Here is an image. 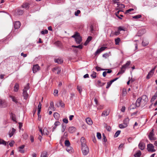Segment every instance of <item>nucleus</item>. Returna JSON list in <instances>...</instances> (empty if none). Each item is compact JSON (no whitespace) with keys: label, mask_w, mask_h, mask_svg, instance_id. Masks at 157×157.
<instances>
[{"label":"nucleus","mask_w":157,"mask_h":157,"mask_svg":"<svg viewBox=\"0 0 157 157\" xmlns=\"http://www.w3.org/2000/svg\"><path fill=\"white\" fill-rule=\"evenodd\" d=\"M147 100V98L146 95H143L141 98H138L136 100V107H139L140 105L142 104L144 105L146 104Z\"/></svg>","instance_id":"nucleus-1"},{"label":"nucleus","mask_w":157,"mask_h":157,"mask_svg":"<svg viewBox=\"0 0 157 157\" xmlns=\"http://www.w3.org/2000/svg\"><path fill=\"white\" fill-rule=\"evenodd\" d=\"M131 63L130 61H127L126 63L123 65L121 68V70L119 71L117 74L118 75L123 73L125 71L126 68H128Z\"/></svg>","instance_id":"nucleus-2"},{"label":"nucleus","mask_w":157,"mask_h":157,"mask_svg":"<svg viewBox=\"0 0 157 157\" xmlns=\"http://www.w3.org/2000/svg\"><path fill=\"white\" fill-rule=\"evenodd\" d=\"M29 85V83H27L26 85L25 86L23 90L22 95L24 99L25 100L27 99L29 97V94L27 91L29 90L30 88Z\"/></svg>","instance_id":"nucleus-3"},{"label":"nucleus","mask_w":157,"mask_h":157,"mask_svg":"<svg viewBox=\"0 0 157 157\" xmlns=\"http://www.w3.org/2000/svg\"><path fill=\"white\" fill-rule=\"evenodd\" d=\"M72 37L75 39V42L77 44H80L82 41L81 37L77 32L75 33L74 35L72 36Z\"/></svg>","instance_id":"nucleus-4"},{"label":"nucleus","mask_w":157,"mask_h":157,"mask_svg":"<svg viewBox=\"0 0 157 157\" xmlns=\"http://www.w3.org/2000/svg\"><path fill=\"white\" fill-rule=\"evenodd\" d=\"M82 150L84 155H86L89 152V148L85 144H82Z\"/></svg>","instance_id":"nucleus-5"},{"label":"nucleus","mask_w":157,"mask_h":157,"mask_svg":"<svg viewBox=\"0 0 157 157\" xmlns=\"http://www.w3.org/2000/svg\"><path fill=\"white\" fill-rule=\"evenodd\" d=\"M147 150L149 152H154L156 151V150L155 149L154 146L151 144L147 145Z\"/></svg>","instance_id":"nucleus-6"},{"label":"nucleus","mask_w":157,"mask_h":157,"mask_svg":"<svg viewBox=\"0 0 157 157\" xmlns=\"http://www.w3.org/2000/svg\"><path fill=\"white\" fill-rule=\"evenodd\" d=\"M107 48L106 47H101L99 49H98L96 52L95 53V56H97L102 51H104L106 48Z\"/></svg>","instance_id":"nucleus-7"},{"label":"nucleus","mask_w":157,"mask_h":157,"mask_svg":"<svg viewBox=\"0 0 157 157\" xmlns=\"http://www.w3.org/2000/svg\"><path fill=\"white\" fill-rule=\"evenodd\" d=\"M7 105V103L4 100L0 99V107H5Z\"/></svg>","instance_id":"nucleus-8"},{"label":"nucleus","mask_w":157,"mask_h":157,"mask_svg":"<svg viewBox=\"0 0 157 157\" xmlns=\"http://www.w3.org/2000/svg\"><path fill=\"white\" fill-rule=\"evenodd\" d=\"M118 78H116L112 80H111L109 82H108L107 83V85L106 86V88L107 89H108L109 88V87L112 84V83L113 82H114V81H116V80H117V79H118Z\"/></svg>","instance_id":"nucleus-9"},{"label":"nucleus","mask_w":157,"mask_h":157,"mask_svg":"<svg viewBox=\"0 0 157 157\" xmlns=\"http://www.w3.org/2000/svg\"><path fill=\"white\" fill-rule=\"evenodd\" d=\"M148 136L150 140H155L156 139V138L154 136L153 130L150 132L148 135Z\"/></svg>","instance_id":"nucleus-10"},{"label":"nucleus","mask_w":157,"mask_h":157,"mask_svg":"<svg viewBox=\"0 0 157 157\" xmlns=\"http://www.w3.org/2000/svg\"><path fill=\"white\" fill-rule=\"evenodd\" d=\"M39 70V67L38 64L34 65L33 68V71L34 73L37 72Z\"/></svg>","instance_id":"nucleus-11"},{"label":"nucleus","mask_w":157,"mask_h":157,"mask_svg":"<svg viewBox=\"0 0 157 157\" xmlns=\"http://www.w3.org/2000/svg\"><path fill=\"white\" fill-rule=\"evenodd\" d=\"M14 27L15 29H18L21 26V23L18 21H16L14 23Z\"/></svg>","instance_id":"nucleus-12"},{"label":"nucleus","mask_w":157,"mask_h":157,"mask_svg":"<svg viewBox=\"0 0 157 157\" xmlns=\"http://www.w3.org/2000/svg\"><path fill=\"white\" fill-rule=\"evenodd\" d=\"M145 147V145L144 143L140 142L139 144V148L141 150H143L144 149Z\"/></svg>","instance_id":"nucleus-13"},{"label":"nucleus","mask_w":157,"mask_h":157,"mask_svg":"<svg viewBox=\"0 0 157 157\" xmlns=\"http://www.w3.org/2000/svg\"><path fill=\"white\" fill-rule=\"evenodd\" d=\"M76 130V128L73 126L70 127L69 128L68 131L71 133H73Z\"/></svg>","instance_id":"nucleus-14"},{"label":"nucleus","mask_w":157,"mask_h":157,"mask_svg":"<svg viewBox=\"0 0 157 157\" xmlns=\"http://www.w3.org/2000/svg\"><path fill=\"white\" fill-rule=\"evenodd\" d=\"M154 73L153 72V70H151L147 75L146 78L147 79H149L152 76Z\"/></svg>","instance_id":"nucleus-15"},{"label":"nucleus","mask_w":157,"mask_h":157,"mask_svg":"<svg viewBox=\"0 0 157 157\" xmlns=\"http://www.w3.org/2000/svg\"><path fill=\"white\" fill-rule=\"evenodd\" d=\"M109 112L108 110H106L104 111L101 114V116L106 117L109 115Z\"/></svg>","instance_id":"nucleus-16"},{"label":"nucleus","mask_w":157,"mask_h":157,"mask_svg":"<svg viewBox=\"0 0 157 157\" xmlns=\"http://www.w3.org/2000/svg\"><path fill=\"white\" fill-rule=\"evenodd\" d=\"M86 122L90 125H91L93 124V121L89 117L87 118L86 119Z\"/></svg>","instance_id":"nucleus-17"},{"label":"nucleus","mask_w":157,"mask_h":157,"mask_svg":"<svg viewBox=\"0 0 157 157\" xmlns=\"http://www.w3.org/2000/svg\"><path fill=\"white\" fill-rule=\"evenodd\" d=\"M60 124V123L59 121H56L54 123V126L53 127L52 131H53L56 129L57 126L59 125Z\"/></svg>","instance_id":"nucleus-18"},{"label":"nucleus","mask_w":157,"mask_h":157,"mask_svg":"<svg viewBox=\"0 0 157 157\" xmlns=\"http://www.w3.org/2000/svg\"><path fill=\"white\" fill-rule=\"evenodd\" d=\"M15 131L16 130L14 128H12V130L10 131L9 135L10 137H11L13 135L14 133L15 132Z\"/></svg>","instance_id":"nucleus-19"},{"label":"nucleus","mask_w":157,"mask_h":157,"mask_svg":"<svg viewBox=\"0 0 157 157\" xmlns=\"http://www.w3.org/2000/svg\"><path fill=\"white\" fill-rule=\"evenodd\" d=\"M66 150L69 153H72L74 151L73 149L70 146H68V147H67Z\"/></svg>","instance_id":"nucleus-20"},{"label":"nucleus","mask_w":157,"mask_h":157,"mask_svg":"<svg viewBox=\"0 0 157 157\" xmlns=\"http://www.w3.org/2000/svg\"><path fill=\"white\" fill-rule=\"evenodd\" d=\"M19 89V84L17 83H16L14 87V91L16 92L18 91Z\"/></svg>","instance_id":"nucleus-21"},{"label":"nucleus","mask_w":157,"mask_h":157,"mask_svg":"<svg viewBox=\"0 0 157 157\" xmlns=\"http://www.w3.org/2000/svg\"><path fill=\"white\" fill-rule=\"evenodd\" d=\"M29 4L28 3H24L21 6L23 8H25L26 9H28L29 7Z\"/></svg>","instance_id":"nucleus-22"},{"label":"nucleus","mask_w":157,"mask_h":157,"mask_svg":"<svg viewBox=\"0 0 157 157\" xmlns=\"http://www.w3.org/2000/svg\"><path fill=\"white\" fill-rule=\"evenodd\" d=\"M117 7H118V8L116 9L117 10L119 9L123 8L125 7V6L123 4H120L118 3H117Z\"/></svg>","instance_id":"nucleus-23"},{"label":"nucleus","mask_w":157,"mask_h":157,"mask_svg":"<svg viewBox=\"0 0 157 157\" xmlns=\"http://www.w3.org/2000/svg\"><path fill=\"white\" fill-rule=\"evenodd\" d=\"M41 104L40 102H39V104L38 105V115L39 116V114L40 113L41 109Z\"/></svg>","instance_id":"nucleus-24"},{"label":"nucleus","mask_w":157,"mask_h":157,"mask_svg":"<svg viewBox=\"0 0 157 157\" xmlns=\"http://www.w3.org/2000/svg\"><path fill=\"white\" fill-rule=\"evenodd\" d=\"M9 97L10 98H11L13 102H14L16 104L17 103L18 101L17 100L15 97L11 95H10Z\"/></svg>","instance_id":"nucleus-25"},{"label":"nucleus","mask_w":157,"mask_h":157,"mask_svg":"<svg viewBox=\"0 0 157 157\" xmlns=\"http://www.w3.org/2000/svg\"><path fill=\"white\" fill-rule=\"evenodd\" d=\"M55 62L59 64H61L63 62V60L61 59H55Z\"/></svg>","instance_id":"nucleus-26"},{"label":"nucleus","mask_w":157,"mask_h":157,"mask_svg":"<svg viewBox=\"0 0 157 157\" xmlns=\"http://www.w3.org/2000/svg\"><path fill=\"white\" fill-rule=\"evenodd\" d=\"M7 143L3 139L0 138V145L2 144L6 146L7 145Z\"/></svg>","instance_id":"nucleus-27"},{"label":"nucleus","mask_w":157,"mask_h":157,"mask_svg":"<svg viewBox=\"0 0 157 157\" xmlns=\"http://www.w3.org/2000/svg\"><path fill=\"white\" fill-rule=\"evenodd\" d=\"M141 155V152L139 150L134 155V156L135 157H140Z\"/></svg>","instance_id":"nucleus-28"},{"label":"nucleus","mask_w":157,"mask_h":157,"mask_svg":"<svg viewBox=\"0 0 157 157\" xmlns=\"http://www.w3.org/2000/svg\"><path fill=\"white\" fill-rule=\"evenodd\" d=\"M127 126V125L126 124H120L119 125V127L121 128H123Z\"/></svg>","instance_id":"nucleus-29"},{"label":"nucleus","mask_w":157,"mask_h":157,"mask_svg":"<svg viewBox=\"0 0 157 157\" xmlns=\"http://www.w3.org/2000/svg\"><path fill=\"white\" fill-rule=\"evenodd\" d=\"M157 97V91H156L154 95L152 97V98L151 99V101H154V100L156 99V98Z\"/></svg>","instance_id":"nucleus-30"},{"label":"nucleus","mask_w":157,"mask_h":157,"mask_svg":"<svg viewBox=\"0 0 157 157\" xmlns=\"http://www.w3.org/2000/svg\"><path fill=\"white\" fill-rule=\"evenodd\" d=\"M72 47H74L76 48H78L80 49H82L83 48V46L82 44L79 45L78 46H75V45H72Z\"/></svg>","instance_id":"nucleus-31"},{"label":"nucleus","mask_w":157,"mask_h":157,"mask_svg":"<svg viewBox=\"0 0 157 157\" xmlns=\"http://www.w3.org/2000/svg\"><path fill=\"white\" fill-rule=\"evenodd\" d=\"M53 116L56 119H58L59 117V114L57 113H54Z\"/></svg>","instance_id":"nucleus-32"},{"label":"nucleus","mask_w":157,"mask_h":157,"mask_svg":"<svg viewBox=\"0 0 157 157\" xmlns=\"http://www.w3.org/2000/svg\"><path fill=\"white\" fill-rule=\"evenodd\" d=\"M70 143L69 141L68 140H66L65 141V146L68 147V146H70Z\"/></svg>","instance_id":"nucleus-33"},{"label":"nucleus","mask_w":157,"mask_h":157,"mask_svg":"<svg viewBox=\"0 0 157 157\" xmlns=\"http://www.w3.org/2000/svg\"><path fill=\"white\" fill-rule=\"evenodd\" d=\"M115 44L116 45H118L119 44V42L120 41V38H118L116 39H115Z\"/></svg>","instance_id":"nucleus-34"},{"label":"nucleus","mask_w":157,"mask_h":157,"mask_svg":"<svg viewBox=\"0 0 157 157\" xmlns=\"http://www.w3.org/2000/svg\"><path fill=\"white\" fill-rule=\"evenodd\" d=\"M129 121V120L128 118H126L124 119V120L123 121V123L125 124H126L127 126L128 125V123Z\"/></svg>","instance_id":"nucleus-35"},{"label":"nucleus","mask_w":157,"mask_h":157,"mask_svg":"<svg viewBox=\"0 0 157 157\" xmlns=\"http://www.w3.org/2000/svg\"><path fill=\"white\" fill-rule=\"evenodd\" d=\"M23 13V11L22 10L18 9L17 10V14L19 15H21Z\"/></svg>","instance_id":"nucleus-36"},{"label":"nucleus","mask_w":157,"mask_h":157,"mask_svg":"<svg viewBox=\"0 0 157 157\" xmlns=\"http://www.w3.org/2000/svg\"><path fill=\"white\" fill-rule=\"evenodd\" d=\"M54 69L55 70L57 71V74H59L60 73V72L61 69H60V68H59V67H56V68H54Z\"/></svg>","instance_id":"nucleus-37"},{"label":"nucleus","mask_w":157,"mask_h":157,"mask_svg":"<svg viewBox=\"0 0 157 157\" xmlns=\"http://www.w3.org/2000/svg\"><path fill=\"white\" fill-rule=\"evenodd\" d=\"M91 76L93 78H96V73L95 72L93 71L91 75Z\"/></svg>","instance_id":"nucleus-38"},{"label":"nucleus","mask_w":157,"mask_h":157,"mask_svg":"<svg viewBox=\"0 0 157 157\" xmlns=\"http://www.w3.org/2000/svg\"><path fill=\"white\" fill-rule=\"evenodd\" d=\"M98 86H102L105 84V83L101 82V81L100 80L98 81Z\"/></svg>","instance_id":"nucleus-39"},{"label":"nucleus","mask_w":157,"mask_h":157,"mask_svg":"<svg viewBox=\"0 0 157 157\" xmlns=\"http://www.w3.org/2000/svg\"><path fill=\"white\" fill-rule=\"evenodd\" d=\"M141 15L140 14H138L136 15H135L133 17V18L134 19H138L140 18L141 17Z\"/></svg>","instance_id":"nucleus-40"},{"label":"nucleus","mask_w":157,"mask_h":157,"mask_svg":"<svg viewBox=\"0 0 157 157\" xmlns=\"http://www.w3.org/2000/svg\"><path fill=\"white\" fill-rule=\"evenodd\" d=\"M47 152H43L41 155V157H47Z\"/></svg>","instance_id":"nucleus-41"},{"label":"nucleus","mask_w":157,"mask_h":157,"mask_svg":"<svg viewBox=\"0 0 157 157\" xmlns=\"http://www.w3.org/2000/svg\"><path fill=\"white\" fill-rule=\"evenodd\" d=\"M77 89L79 91V93L81 94L82 91V87L81 86H77Z\"/></svg>","instance_id":"nucleus-42"},{"label":"nucleus","mask_w":157,"mask_h":157,"mask_svg":"<svg viewBox=\"0 0 157 157\" xmlns=\"http://www.w3.org/2000/svg\"><path fill=\"white\" fill-rule=\"evenodd\" d=\"M121 132V131L120 130L117 131L115 133L114 135V137H117L120 134Z\"/></svg>","instance_id":"nucleus-43"},{"label":"nucleus","mask_w":157,"mask_h":157,"mask_svg":"<svg viewBox=\"0 0 157 157\" xmlns=\"http://www.w3.org/2000/svg\"><path fill=\"white\" fill-rule=\"evenodd\" d=\"M122 11L121 10H119L116 13H115V15L117 17L121 19L122 18L120 17L119 16L118 14H119V13L120 12Z\"/></svg>","instance_id":"nucleus-44"},{"label":"nucleus","mask_w":157,"mask_h":157,"mask_svg":"<svg viewBox=\"0 0 157 157\" xmlns=\"http://www.w3.org/2000/svg\"><path fill=\"white\" fill-rule=\"evenodd\" d=\"M22 136H23V138L25 140L27 139L28 137V135L26 133H24L23 135Z\"/></svg>","instance_id":"nucleus-45"},{"label":"nucleus","mask_w":157,"mask_h":157,"mask_svg":"<svg viewBox=\"0 0 157 157\" xmlns=\"http://www.w3.org/2000/svg\"><path fill=\"white\" fill-rule=\"evenodd\" d=\"M85 138L83 137H82L81 138V141L82 143V144H85Z\"/></svg>","instance_id":"nucleus-46"},{"label":"nucleus","mask_w":157,"mask_h":157,"mask_svg":"<svg viewBox=\"0 0 157 157\" xmlns=\"http://www.w3.org/2000/svg\"><path fill=\"white\" fill-rule=\"evenodd\" d=\"M48 30L45 29L44 30L41 31V33L42 34H45L48 33Z\"/></svg>","instance_id":"nucleus-47"},{"label":"nucleus","mask_w":157,"mask_h":157,"mask_svg":"<svg viewBox=\"0 0 157 157\" xmlns=\"http://www.w3.org/2000/svg\"><path fill=\"white\" fill-rule=\"evenodd\" d=\"M80 11L79 10H78L76 11H75V15L76 16H78V14L80 13Z\"/></svg>","instance_id":"nucleus-48"},{"label":"nucleus","mask_w":157,"mask_h":157,"mask_svg":"<svg viewBox=\"0 0 157 157\" xmlns=\"http://www.w3.org/2000/svg\"><path fill=\"white\" fill-rule=\"evenodd\" d=\"M97 136L98 138L99 139H101V135L99 132H98L97 133Z\"/></svg>","instance_id":"nucleus-49"},{"label":"nucleus","mask_w":157,"mask_h":157,"mask_svg":"<svg viewBox=\"0 0 157 157\" xmlns=\"http://www.w3.org/2000/svg\"><path fill=\"white\" fill-rule=\"evenodd\" d=\"M95 68L97 71H99L101 70L103 71L104 70L103 69H101V68L98 67L97 66L95 67Z\"/></svg>","instance_id":"nucleus-50"},{"label":"nucleus","mask_w":157,"mask_h":157,"mask_svg":"<svg viewBox=\"0 0 157 157\" xmlns=\"http://www.w3.org/2000/svg\"><path fill=\"white\" fill-rule=\"evenodd\" d=\"M54 107V104L52 101H51L50 103V106L49 107L50 108H53Z\"/></svg>","instance_id":"nucleus-51"},{"label":"nucleus","mask_w":157,"mask_h":157,"mask_svg":"<svg viewBox=\"0 0 157 157\" xmlns=\"http://www.w3.org/2000/svg\"><path fill=\"white\" fill-rule=\"evenodd\" d=\"M14 143L15 142L14 141L12 140L11 141V142H10L9 143V145L10 147H12L13 146V144H14Z\"/></svg>","instance_id":"nucleus-52"},{"label":"nucleus","mask_w":157,"mask_h":157,"mask_svg":"<svg viewBox=\"0 0 157 157\" xmlns=\"http://www.w3.org/2000/svg\"><path fill=\"white\" fill-rule=\"evenodd\" d=\"M118 30L120 31H124L125 30L124 29V28L121 26H120L118 28Z\"/></svg>","instance_id":"nucleus-53"},{"label":"nucleus","mask_w":157,"mask_h":157,"mask_svg":"<svg viewBox=\"0 0 157 157\" xmlns=\"http://www.w3.org/2000/svg\"><path fill=\"white\" fill-rule=\"evenodd\" d=\"M133 10L134 9L132 8L129 9L126 11L125 13H129L131 11H133Z\"/></svg>","instance_id":"nucleus-54"},{"label":"nucleus","mask_w":157,"mask_h":157,"mask_svg":"<svg viewBox=\"0 0 157 157\" xmlns=\"http://www.w3.org/2000/svg\"><path fill=\"white\" fill-rule=\"evenodd\" d=\"M63 122L66 124H67L68 123V120L67 119V118H64L63 119Z\"/></svg>","instance_id":"nucleus-55"},{"label":"nucleus","mask_w":157,"mask_h":157,"mask_svg":"<svg viewBox=\"0 0 157 157\" xmlns=\"http://www.w3.org/2000/svg\"><path fill=\"white\" fill-rule=\"evenodd\" d=\"M30 140L31 142H33L34 140V137L32 136H30Z\"/></svg>","instance_id":"nucleus-56"},{"label":"nucleus","mask_w":157,"mask_h":157,"mask_svg":"<svg viewBox=\"0 0 157 157\" xmlns=\"http://www.w3.org/2000/svg\"><path fill=\"white\" fill-rule=\"evenodd\" d=\"M18 151L21 153H24V150L22 149L18 148Z\"/></svg>","instance_id":"nucleus-57"},{"label":"nucleus","mask_w":157,"mask_h":157,"mask_svg":"<svg viewBox=\"0 0 157 157\" xmlns=\"http://www.w3.org/2000/svg\"><path fill=\"white\" fill-rule=\"evenodd\" d=\"M127 94V91L125 89H123L122 90V94L123 95H125Z\"/></svg>","instance_id":"nucleus-58"},{"label":"nucleus","mask_w":157,"mask_h":157,"mask_svg":"<svg viewBox=\"0 0 157 157\" xmlns=\"http://www.w3.org/2000/svg\"><path fill=\"white\" fill-rule=\"evenodd\" d=\"M109 56L108 54V53H105L102 56L104 57L105 58H106L107 57H108Z\"/></svg>","instance_id":"nucleus-59"},{"label":"nucleus","mask_w":157,"mask_h":157,"mask_svg":"<svg viewBox=\"0 0 157 157\" xmlns=\"http://www.w3.org/2000/svg\"><path fill=\"white\" fill-rule=\"evenodd\" d=\"M58 90H55L54 92V94L55 96H56L57 94L58 93Z\"/></svg>","instance_id":"nucleus-60"},{"label":"nucleus","mask_w":157,"mask_h":157,"mask_svg":"<svg viewBox=\"0 0 157 157\" xmlns=\"http://www.w3.org/2000/svg\"><path fill=\"white\" fill-rule=\"evenodd\" d=\"M124 145V144H121L119 145V147H118L119 149H121L123 148V147Z\"/></svg>","instance_id":"nucleus-61"},{"label":"nucleus","mask_w":157,"mask_h":157,"mask_svg":"<svg viewBox=\"0 0 157 157\" xmlns=\"http://www.w3.org/2000/svg\"><path fill=\"white\" fill-rule=\"evenodd\" d=\"M59 104L60 106H61L62 107H64V104L61 101H60Z\"/></svg>","instance_id":"nucleus-62"},{"label":"nucleus","mask_w":157,"mask_h":157,"mask_svg":"<svg viewBox=\"0 0 157 157\" xmlns=\"http://www.w3.org/2000/svg\"><path fill=\"white\" fill-rule=\"evenodd\" d=\"M92 39V37L91 36H89L87 40L86 41H88V42H89Z\"/></svg>","instance_id":"nucleus-63"},{"label":"nucleus","mask_w":157,"mask_h":157,"mask_svg":"<svg viewBox=\"0 0 157 157\" xmlns=\"http://www.w3.org/2000/svg\"><path fill=\"white\" fill-rule=\"evenodd\" d=\"M148 44V43L147 42L146 43H145V42L143 41L142 42V44L144 46H146Z\"/></svg>","instance_id":"nucleus-64"}]
</instances>
